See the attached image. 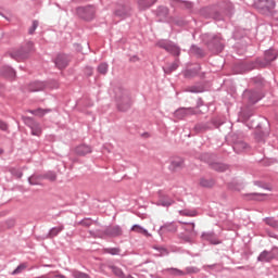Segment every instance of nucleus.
<instances>
[{"instance_id": "3", "label": "nucleus", "mask_w": 278, "mask_h": 278, "mask_svg": "<svg viewBox=\"0 0 278 278\" xmlns=\"http://www.w3.org/2000/svg\"><path fill=\"white\" fill-rule=\"evenodd\" d=\"M256 8L262 14H270L275 10V0H258Z\"/></svg>"}, {"instance_id": "8", "label": "nucleus", "mask_w": 278, "mask_h": 278, "mask_svg": "<svg viewBox=\"0 0 278 278\" xmlns=\"http://www.w3.org/2000/svg\"><path fill=\"white\" fill-rule=\"evenodd\" d=\"M116 16H121V18H125V16H129L131 14V8L127 5H119L115 11Z\"/></svg>"}, {"instance_id": "15", "label": "nucleus", "mask_w": 278, "mask_h": 278, "mask_svg": "<svg viewBox=\"0 0 278 278\" xmlns=\"http://www.w3.org/2000/svg\"><path fill=\"white\" fill-rule=\"evenodd\" d=\"M270 260H275L273 252L264 251L258 256V262H270Z\"/></svg>"}, {"instance_id": "34", "label": "nucleus", "mask_w": 278, "mask_h": 278, "mask_svg": "<svg viewBox=\"0 0 278 278\" xmlns=\"http://www.w3.org/2000/svg\"><path fill=\"white\" fill-rule=\"evenodd\" d=\"M38 29V21H34L31 27L28 29V34H34Z\"/></svg>"}, {"instance_id": "24", "label": "nucleus", "mask_w": 278, "mask_h": 278, "mask_svg": "<svg viewBox=\"0 0 278 278\" xmlns=\"http://www.w3.org/2000/svg\"><path fill=\"white\" fill-rule=\"evenodd\" d=\"M173 200L169 198L163 197L159 201V205H163V207H168L169 205H173Z\"/></svg>"}, {"instance_id": "26", "label": "nucleus", "mask_w": 278, "mask_h": 278, "mask_svg": "<svg viewBox=\"0 0 278 278\" xmlns=\"http://www.w3.org/2000/svg\"><path fill=\"white\" fill-rule=\"evenodd\" d=\"M30 114H34L35 116H45L49 110H43V109H37V110H29L28 111Z\"/></svg>"}, {"instance_id": "7", "label": "nucleus", "mask_w": 278, "mask_h": 278, "mask_svg": "<svg viewBox=\"0 0 278 278\" xmlns=\"http://www.w3.org/2000/svg\"><path fill=\"white\" fill-rule=\"evenodd\" d=\"M180 168H184V160L180 157L172 159L169 170H172V173H177V170H180Z\"/></svg>"}, {"instance_id": "1", "label": "nucleus", "mask_w": 278, "mask_h": 278, "mask_svg": "<svg viewBox=\"0 0 278 278\" xmlns=\"http://www.w3.org/2000/svg\"><path fill=\"white\" fill-rule=\"evenodd\" d=\"M115 100L121 112H126V110L131 108V99L127 96V91L123 89H117L115 91Z\"/></svg>"}, {"instance_id": "6", "label": "nucleus", "mask_w": 278, "mask_h": 278, "mask_svg": "<svg viewBox=\"0 0 278 278\" xmlns=\"http://www.w3.org/2000/svg\"><path fill=\"white\" fill-rule=\"evenodd\" d=\"M190 114H201V111L199 109H179L175 112L176 118H184L185 116H190Z\"/></svg>"}, {"instance_id": "21", "label": "nucleus", "mask_w": 278, "mask_h": 278, "mask_svg": "<svg viewBox=\"0 0 278 278\" xmlns=\"http://www.w3.org/2000/svg\"><path fill=\"white\" fill-rule=\"evenodd\" d=\"M161 231H163L164 233H175V231H177V226L175 224H166L161 227Z\"/></svg>"}, {"instance_id": "25", "label": "nucleus", "mask_w": 278, "mask_h": 278, "mask_svg": "<svg viewBox=\"0 0 278 278\" xmlns=\"http://www.w3.org/2000/svg\"><path fill=\"white\" fill-rule=\"evenodd\" d=\"M64 230V226L54 227L49 232V238H55L58 233Z\"/></svg>"}, {"instance_id": "29", "label": "nucleus", "mask_w": 278, "mask_h": 278, "mask_svg": "<svg viewBox=\"0 0 278 278\" xmlns=\"http://www.w3.org/2000/svg\"><path fill=\"white\" fill-rule=\"evenodd\" d=\"M112 270H113L114 275H116V277L127 278V276H125V274L123 273V269H121L118 267H112Z\"/></svg>"}, {"instance_id": "41", "label": "nucleus", "mask_w": 278, "mask_h": 278, "mask_svg": "<svg viewBox=\"0 0 278 278\" xmlns=\"http://www.w3.org/2000/svg\"><path fill=\"white\" fill-rule=\"evenodd\" d=\"M87 75H92V67H86Z\"/></svg>"}, {"instance_id": "17", "label": "nucleus", "mask_w": 278, "mask_h": 278, "mask_svg": "<svg viewBox=\"0 0 278 278\" xmlns=\"http://www.w3.org/2000/svg\"><path fill=\"white\" fill-rule=\"evenodd\" d=\"M161 47L165 51H168V53H172L173 55H179V49L177 48V46L164 43V45H161Z\"/></svg>"}, {"instance_id": "23", "label": "nucleus", "mask_w": 278, "mask_h": 278, "mask_svg": "<svg viewBox=\"0 0 278 278\" xmlns=\"http://www.w3.org/2000/svg\"><path fill=\"white\" fill-rule=\"evenodd\" d=\"M199 185L202 188H212L214 186V180L213 179H205V178H201L199 180Z\"/></svg>"}, {"instance_id": "4", "label": "nucleus", "mask_w": 278, "mask_h": 278, "mask_svg": "<svg viewBox=\"0 0 278 278\" xmlns=\"http://www.w3.org/2000/svg\"><path fill=\"white\" fill-rule=\"evenodd\" d=\"M24 123H26V125L30 127L33 136H40L42 134V128L40 127V124L34 122L31 117H24Z\"/></svg>"}, {"instance_id": "38", "label": "nucleus", "mask_w": 278, "mask_h": 278, "mask_svg": "<svg viewBox=\"0 0 278 278\" xmlns=\"http://www.w3.org/2000/svg\"><path fill=\"white\" fill-rule=\"evenodd\" d=\"M0 129L2 131H8V124L0 119Z\"/></svg>"}, {"instance_id": "28", "label": "nucleus", "mask_w": 278, "mask_h": 278, "mask_svg": "<svg viewBox=\"0 0 278 278\" xmlns=\"http://www.w3.org/2000/svg\"><path fill=\"white\" fill-rule=\"evenodd\" d=\"M27 269V263L21 264L20 266L16 267L15 270L12 271V275H21L23 270Z\"/></svg>"}, {"instance_id": "44", "label": "nucleus", "mask_w": 278, "mask_h": 278, "mask_svg": "<svg viewBox=\"0 0 278 278\" xmlns=\"http://www.w3.org/2000/svg\"><path fill=\"white\" fill-rule=\"evenodd\" d=\"M166 250H164V249H161V255H166Z\"/></svg>"}, {"instance_id": "40", "label": "nucleus", "mask_w": 278, "mask_h": 278, "mask_svg": "<svg viewBox=\"0 0 278 278\" xmlns=\"http://www.w3.org/2000/svg\"><path fill=\"white\" fill-rule=\"evenodd\" d=\"M48 179H50V181H55V179H58V176L55 174H50V176H48Z\"/></svg>"}, {"instance_id": "27", "label": "nucleus", "mask_w": 278, "mask_h": 278, "mask_svg": "<svg viewBox=\"0 0 278 278\" xmlns=\"http://www.w3.org/2000/svg\"><path fill=\"white\" fill-rule=\"evenodd\" d=\"M104 253H109L110 255H121V249L108 248V249H104Z\"/></svg>"}, {"instance_id": "20", "label": "nucleus", "mask_w": 278, "mask_h": 278, "mask_svg": "<svg viewBox=\"0 0 278 278\" xmlns=\"http://www.w3.org/2000/svg\"><path fill=\"white\" fill-rule=\"evenodd\" d=\"M233 149L237 151V153H242V151H247V149H249V144H247L244 141H239L235 143Z\"/></svg>"}, {"instance_id": "2", "label": "nucleus", "mask_w": 278, "mask_h": 278, "mask_svg": "<svg viewBox=\"0 0 278 278\" xmlns=\"http://www.w3.org/2000/svg\"><path fill=\"white\" fill-rule=\"evenodd\" d=\"M76 12L78 16H80V18H84L85 21H92L94 18V7L92 5L79 7Z\"/></svg>"}, {"instance_id": "11", "label": "nucleus", "mask_w": 278, "mask_h": 278, "mask_svg": "<svg viewBox=\"0 0 278 278\" xmlns=\"http://www.w3.org/2000/svg\"><path fill=\"white\" fill-rule=\"evenodd\" d=\"M75 153L77 155H88V153H92V149L87 144H80L76 147Z\"/></svg>"}, {"instance_id": "9", "label": "nucleus", "mask_w": 278, "mask_h": 278, "mask_svg": "<svg viewBox=\"0 0 278 278\" xmlns=\"http://www.w3.org/2000/svg\"><path fill=\"white\" fill-rule=\"evenodd\" d=\"M105 235L116 238V236H123V230L121 229V226H110L106 228Z\"/></svg>"}, {"instance_id": "30", "label": "nucleus", "mask_w": 278, "mask_h": 278, "mask_svg": "<svg viewBox=\"0 0 278 278\" xmlns=\"http://www.w3.org/2000/svg\"><path fill=\"white\" fill-rule=\"evenodd\" d=\"M266 225H268L269 227H273L274 229H278V223L277 220L273 219V218H267L265 219Z\"/></svg>"}, {"instance_id": "10", "label": "nucleus", "mask_w": 278, "mask_h": 278, "mask_svg": "<svg viewBox=\"0 0 278 278\" xmlns=\"http://www.w3.org/2000/svg\"><path fill=\"white\" fill-rule=\"evenodd\" d=\"M54 64H55V66H58L60 70L66 68V66H68V59H66V55H64V54H59V55L55 58Z\"/></svg>"}, {"instance_id": "35", "label": "nucleus", "mask_w": 278, "mask_h": 278, "mask_svg": "<svg viewBox=\"0 0 278 278\" xmlns=\"http://www.w3.org/2000/svg\"><path fill=\"white\" fill-rule=\"evenodd\" d=\"M178 66L179 65L177 63H173L169 67L165 70V73H173V71H177Z\"/></svg>"}, {"instance_id": "46", "label": "nucleus", "mask_w": 278, "mask_h": 278, "mask_svg": "<svg viewBox=\"0 0 278 278\" xmlns=\"http://www.w3.org/2000/svg\"><path fill=\"white\" fill-rule=\"evenodd\" d=\"M189 227H190L191 229H194V224H189Z\"/></svg>"}, {"instance_id": "16", "label": "nucleus", "mask_w": 278, "mask_h": 278, "mask_svg": "<svg viewBox=\"0 0 278 278\" xmlns=\"http://www.w3.org/2000/svg\"><path fill=\"white\" fill-rule=\"evenodd\" d=\"M157 0H138V5L140 10H147V8H151Z\"/></svg>"}, {"instance_id": "31", "label": "nucleus", "mask_w": 278, "mask_h": 278, "mask_svg": "<svg viewBox=\"0 0 278 278\" xmlns=\"http://www.w3.org/2000/svg\"><path fill=\"white\" fill-rule=\"evenodd\" d=\"M187 91H188V92L199 93V92H202V91H203V87H201V86L188 87Z\"/></svg>"}, {"instance_id": "5", "label": "nucleus", "mask_w": 278, "mask_h": 278, "mask_svg": "<svg viewBox=\"0 0 278 278\" xmlns=\"http://www.w3.org/2000/svg\"><path fill=\"white\" fill-rule=\"evenodd\" d=\"M31 49H34V43L28 42L27 43V50L21 49L16 52H13L11 54V56L14 58L15 60H25V58H27V53H29V51H31Z\"/></svg>"}, {"instance_id": "13", "label": "nucleus", "mask_w": 278, "mask_h": 278, "mask_svg": "<svg viewBox=\"0 0 278 278\" xmlns=\"http://www.w3.org/2000/svg\"><path fill=\"white\" fill-rule=\"evenodd\" d=\"M28 90L29 92H40V90H45V83H40V81L31 83L28 86Z\"/></svg>"}, {"instance_id": "19", "label": "nucleus", "mask_w": 278, "mask_h": 278, "mask_svg": "<svg viewBox=\"0 0 278 278\" xmlns=\"http://www.w3.org/2000/svg\"><path fill=\"white\" fill-rule=\"evenodd\" d=\"M2 75L4 77H8L9 79H14L16 77V72H14V70H12V67H3L2 68Z\"/></svg>"}, {"instance_id": "37", "label": "nucleus", "mask_w": 278, "mask_h": 278, "mask_svg": "<svg viewBox=\"0 0 278 278\" xmlns=\"http://www.w3.org/2000/svg\"><path fill=\"white\" fill-rule=\"evenodd\" d=\"M74 277L75 278H90V276H88L87 274L79 273V271L74 273Z\"/></svg>"}, {"instance_id": "39", "label": "nucleus", "mask_w": 278, "mask_h": 278, "mask_svg": "<svg viewBox=\"0 0 278 278\" xmlns=\"http://www.w3.org/2000/svg\"><path fill=\"white\" fill-rule=\"evenodd\" d=\"M41 278H66V276H64V275H61V274H54V275H52V276H50V277H46V276H43V277H41Z\"/></svg>"}, {"instance_id": "42", "label": "nucleus", "mask_w": 278, "mask_h": 278, "mask_svg": "<svg viewBox=\"0 0 278 278\" xmlns=\"http://www.w3.org/2000/svg\"><path fill=\"white\" fill-rule=\"evenodd\" d=\"M29 184H30V186H36V182H34V177L29 178Z\"/></svg>"}, {"instance_id": "36", "label": "nucleus", "mask_w": 278, "mask_h": 278, "mask_svg": "<svg viewBox=\"0 0 278 278\" xmlns=\"http://www.w3.org/2000/svg\"><path fill=\"white\" fill-rule=\"evenodd\" d=\"M80 225H83L84 227H90V225H92V219L90 218L83 219L80 222Z\"/></svg>"}, {"instance_id": "12", "label": "nucleus", "mask_w": 278, "mask_h": 278, "mask_svg": "<svg viewBox=\"0 0 278 278\" xmlns=\"http://www.w3.org/2000/svg\"><path fill=\"white\" fill-rule=\"evenodd\" d=\"M130 231H134V233H141L142 236H146L147 238L151 237V233H149V230L144 229L142 226L136 224L130 228Z\"/></svg>"}, {"instance_id": "43", "label": "nucleus", "mask_w": 278, "mask_h": 278, "mask_svg": "<svg viewBox=\"0 0 278 278\" xmlns=\"http://www.w3.org/2000/svg\"><path fill=\"white\" fill-rule=\"evenodd\" d=\"M175 274L176 275H184V271L179 270V269H175Z\"/></svg>"}, {"instance_id": "47", "label": "nucleus", "mask_w": 278, "mask_h": 278, "mask_svg": "<svg viewBox=\"0 0 278 278\" xmlns=\"http://www.w3.org/2000/svg\"><path fill=\"white\" fill-rule=\"evenodd\" d=\"M198 53H199V55H202V52H201V50H198Z\"/></svg>"}, {"instance_id": "33", "label": "nucleus", "mask_w": 278, "mask_h": 278, "mask_svg": "<svg viewBox=\"0 0 278 278\" xmlns=\"http://www.w3.org/2000/svg\"><path fill=\"white\" fill-rule=\"evenodd\" d=\"M98 72L101 75H105V73H108V64L106 63H102L98 66Z\"/></svg>"}, {"instance_id": "18", "label": "nucleus", "mask_w": 278, "mask_h": 278, "mask_svg": "<svg viewBox=\"0 0 278 278\" xmlns=\"http://www.w3.org/2000/svg\"><path fill=\"white\" fill-rule=\"evenodd\" d=\"M277 51L275 50H268L265 52V60L267 62V64H270V62L277 60Z\"/></svg>"}, {"instance_id": "45", "label": "nucleus", "mask_w": 278, "mask_h": 278, "mask_svg": "<svg viewBox=\"0 0 278 278\" xmlns=\"http://www.w3.org/2000/svg\"><path fill=\"white\" fill-rule=\"evenodd\" d=\"M212 242V244H219L220 242H218V240H214V241H211Z\"/></svg>"}, {"instance_id": "48", "label": "nucleus", "mask_w": 278, "mask_h": 278, "mask_svg": "<svg viewBox=\"0 0 278 278\" xmlns=\"http://www.w3.org/2000/svg\"><path fill=\"white\" fill-rule=\"evenodd\" d=\"M163 11H164V12H168V10H167V9H163Z\"/></svg>"}, {"instance_id": "14", "label": "nucleus", "mask_w": 278, "mask_h": 278, "mask_svg": "<svg viewBox=\"0 0 278 278\" xmlns=\"http://www.w3.org/2000/svg\"><path fill=\"white\" fill-rule=\"evenodd\" d=\"M244 97L249 99L250 103H257V101L262 99V97H260L255 91H245Z\"/></svg>"}, {"instance_id": "22", "label": "nucleus", "mask_w": 278, "mask_h": 278, "mask_svg": "<svg viewBox=\"0 0 278 278\" xmlns=\"http://www.w3.org/2000/svg\"><path fill=\"white\" fill-rule=\"evenodd\" d=\"M227 168H229V167L223 163H213L212 164V169L217 170V173H225V170H227Z\"/></svg>"}, {"instance_id": "32", "label": "nucleus", "mask_w": 278, "mask_h": 278, "mask_svg": "<svg viewBox=\"0 0 278 278\" xmlns=\"http://www.w3.org/2000/svg\"><path fill=\"white\" fill-rule=\"evenodd\" d=\"M179 214L180 216H197V212L195 211H188V210H185V211H179Z\"/></svg>"}]
</instances>
